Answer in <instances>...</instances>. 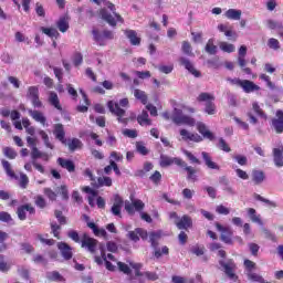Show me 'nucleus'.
I'll return each instance as SVG.
<instances>
[{"label": "nucleus", "mask_w": 283, "mask_h": 283, "mask_svg": "<svg viewBox=\"0 0 283 283\" xmlns=\"http://www.w3.org/2000/svg\"><path fill=\"white\" fill-rule=\"evenodd\" d=\"M57 165H60L62 169H67L70 174H73V171H76V165H74V161L70 159L59 157Z\"/></svg>", "instance_id": "nucleus-19"}, {"label": "nucleus", "mask_w": 283, "mask_h": 283, "mask_svg": "<svg viewBox=\"0 0 283 283\" xmlns=\"http://www.w3.org/2000/svg\"><path fill=\"white\" fill-rule=\"evenodd\" d=\"M197 99L199 101V103H209L216 101V97L209 93H201L199 94Z\"/></svg>", "instance_id": "nucleus-45"}, {"label": "nucleus", "mask_w": 283, "mask_h": 283, "mask_svg": "<svg viewBox=\"0 0 283 283\" xmlns=\"http://www.w3.org/2000/svg\"><path fill=\"white\" fill-rule=\"evenodd\" d=\"M181 50L184 54H187V56H193V51L191 50V44L189 42L185 41Z\"/></svg>", "instance_id": "nucleus-57"}, {"label": "nucleus", "mask_w": 283, "mask_h": 283, "mask_svg": "<svg viewBox=\"0 0 283 283\" xmlns=\"http://www.w3.org/2000/svg\"><path fill=\"white\" fill-rule=\"evenodd\" d=\"M180 136L182 140H191L192 143H202V136H200L198 133H189L187 129L180 130Z\"/></svg>", "instance_id": "nucleus-18"}, {"label": "nucleus", "mask_w": 283, "mask_h": 283, "mask_svg": "<svg viewBox=\"0 0 283 283\" xmlns=\"http://www.w3.org/2000/svg\"><path fill=\"white\" fill-rule=\"evenodd\" d=\"M241 87L245 94H251L252 92H260V86L253 83V81L243 80Z\"/></svg>", "instance_id": "nucleus-20"}, {"label": "nucleus", "mask_w": 283, "mask_h": 283, "mask_svg": "<svg viewBox=\"0 0 283 283\" xmlns=\"http://www.w3.org/2000/svg\"><path fill=\"white\" fill-rule=\"evenodd\" d=\"M181 167V169H184V171H187V180H192L193 182H196V169L191 166L187 165V161H185V166H179Z\"/></svg>", "instance_id": "nucleus-35"}, {"label": "nucleus", "mask_w": 283, "mask_h": 283, "mask_svg": "<svg viewBox=\"0 0 283 283\" xmlns=\"http://www.w3.org/2000/svg\"><path fill=\"white\" fill-rule=\"evenodd\" d=\"M179 65H182L185 70H188L189 73L192 74V76H195V78H200V76H202V73H200V71H197L196 66H193V63L191 62L190 59H187L185 56L179 57Z\"/></svg>", "instance_id": "nucleus-10"}, {"label": "nucleus", "mask_w": 283, "mask_h": 283, "mask_svg": "<svg viewBox=\"0 0 283 283\" xmlns=\"http://www.w3.org/2000/svg\"><path fill=\"white\" fill-rule=\"evenodd\" d=\"M272 127L276 134H283V111H276V118L272 119Z\"/></svg>", "instance_id": "nucleus-16"}, {"label": "nucleus", "mask_w": 283, "mask_h": 283, "mask_svg": "<svg viewBox=\"0 0 283 283\" xmlns=\"http://www.w3.org/2000/svg\"><path fill=\"white\" fill-rule=\"evenodd\" d=\"M207 65L208 67H211L212 70H219L220 67V61L218 60V57L211 59V60H207Z\"/></svg>", "instance_id": "nucleus-62"}, {"label": "nucleus", "mask_w": 283, "mask_h": 283, "mask_svg": "<svg viewBox=\"0 0 283 283\" xmlns=\"http://www.w3.org/2000/svg\"><path fill=\"white\" fill-rule=\"evenodd\" d=\"M216 229L221 233L220 240L221 242H224V244H233V230L229 227H223L220 223H216Z\"/></svg>", "instance_id": "nucleus-7"}, {"label": "nucleus", "mask_w": 283, "mask_h": 283, "mask_svg": "<svg viewBox=\"0 0 283 283\" xmlns=\"http://www.w3.org/2000/svg\"><path fill=\"white\" fill-rule=\"evenodd\" d=\"M124 34L129 40L130 45H140V38L138 36V33L136 31L125 30Z\"/></svg>", "instance_id": "nucleus-23"}, {"label": "nucleus", "mask_w": 283, "mask_h": 283, "mask_svg": "<svg viewBox=\"0 0 283 283\" xmlns=\"http://www.w3.org/2000/svg\"><path fill=\"white\" fill-rule=\"evenodd\" d=\"M266 180V175L262 170H252V181L254 185H262Z\"/></svg>", "instance_id": "nucleus-27"}, {"label": "nucleus", "mask_w": 283, "mask_h": 283, "mask_svg": "<svg viewBox=\"0 0 283 283\" xmlns=\"http://www.w3.org/2000/svg\"><path fill=\"white\" fill-rule=\"evenodd\" d=\"M171 119L175 125H189L190 127H193V125H196V119L182 114V109L180 108L174 109Z\"/></svg>", "instance_id": "nucleus-4"}, {"label": "nucleus", "mask_w": 283, "mask_h": 283, "mask_svg": "<svg viewBox=\"0 0 283 283\" xmlns=\"http://www.w3.org/2000/svg\"><path fill=\"white\" fill-rule=\"evenodd\" d=\"M224 17L231 21H240L242 19V10L229 9L226 11Z\"/></svg>", "instance_id": "nucleus-25"}, {"label": "nucleus", "mask_w": 283, "mask_h": 283, "mask_svg": "<svg viewBox=\"0 0 283 283\" xmlns=\"http://www.w3.org/2000/svg\"><path fill=\"white\" fill-rule=\"evenodd\" d=\"M97 187H112V179L109 177H99L97 179Z\"/></svg>", "instance_id": "nucleus-48"}, {"label": "nucleus", "mask_w": 283, "mask_h": 283, "mask_svg": "<svg viewBox=\"0 0 283 283\" xmlns=\"http://www.w3.org/2000/svg\"><path fill=\"white\" fill-rule=\"evenodd\" d=\"M266 25L270 30H279V35L283 38L282 22L275 20H266Z\"/></svg>", "instance_id": "nucleus-30"}, {"label": "nucleus", "mask_w": 283, "mask_h": 283, "mask_svg": "<svg viewBox=\"0 0 283 283\" xmlns=\"http://www.w3.org/2000/svg\"><path fill=\"white\" fill-rule=\"evenodd\" d=\"M92 34L94 38V41H96V43H101V41H112V39H114V31H109V30H104L102 33L98 32L97 29H93L92 30Z\"/></svg>", "instance_id": "nucleus-11"}, {"label": "nucleus", "mask_w": 283, "mask_h": 283, "mask_svg": "<svg viewBox=\"0 0 283 283\" xmlns=\"http://www.w3.org/2000/svg\"><path fill=\"white\" fill-rule=\"evenodd\" d=\"M134 96L137 101H140L143 105H147V101H149V97H147V93L138 88H135Z\"/></svg>", "instance_id": "nucleus-36"}, {"label": "nucleus", "mask_w": 283, "mask_h": 283, "mask_svg": "<svg viewBox=\"0 0 283 283\" xmlns=\"http://www.w3.org/2000/svg\"><path fill=\"white\" fill-rule=\"evenodd\" d=\"M136 149L138 154H140L142 156H147L149 154V149H147V147L145 146V144H143V142L136 143Z\"/></svg>", "instance_id": "nucleus-51"}, {"label": "nucleus", "mask_w": 283, "mask_h": 283, "mask_svg": "<svg viewBox=\"0 0 283 283\" xmlns=\"http://www.w3.org/2000/svg\"><path fill=\"white\" fill-rule=\"evenodd\" d=\"M259 78H261V81H264L270 90H275V84L271 82V77L269 75L261 74Z\"/></svg>", "instance_id": "nucleus-58"}, {"label": "nucleus", "mask_w": 283, "mask_h": 283, "mask_svg": "<svg viewBox=\"0 0 283 283\" xmlns=\"http://www.w3.org/2000/svg\"><path fill=\"white\" fill-rule=\"evenodd\" d=\"M127 105H129V99L127 98H122L118 103H114L113 101H109L107 103V107L111 112V114H114L115 116H117V120L118 123H123L124 125H127V118L123 117L125 116V109L120 108V107H127Z\"/></svg>", "instance_id": "nucleus-2"}, {"label": "nucleus", "mask_w": 283, "mask_h": 283, "mask_svg": "<svg viewBox=\"0 0 283 283\" xmlns=\"http://www.w3.org/2000/svg\"><path fill=\"white\" fill-rule=\"evenodd\" d=\"M117 266L122 273H125V275H129L132 273V269H129V265L123 263V262H117Z\"/></svg>", "instance_id": "nucleus-63"}, {"label": "nucleus", "mask_w": 283, "mask_h": 283, "mask_svg": "<svg viewBox=\"0 0 283 283\" xmlns=\"http://www.w3.org/2000/svg\"><path fill=\"white\" fill-rule=\"evenodd\" d=\"M252 109H253L254 114H256V116H260V118H266V114H264V111H262V108L260 107V104H258V102H254L252 104Z\"/></svg>", "instance_id": "nucleus-49"}, {"label": "nucleus", "mask_w": 283, "mask_h": 283, "mask_svg": "<svg viewBox=\"0 0 283 283\" xmlns=\"http://www.w3.org/2000/svg\"><path fill=\"white\" fill-rule=\"evenodd\" d=\"M57 249L64 260H72L74 253L72 252V247L65 242H59Z\"/></svg>", "instance_id": "nucleus-15"}, {"label": "nucleus", "mask_w": 283, "mask_h": 283, "mask_svg": "<svg viewBox=\"0 0 283 283\" xmlns=\"http://www.w3.org/2000/svg\"><path fill=\"white\" fill-rule=\"evenodd\" d=\"M66 145L70 151H75L76 149H83V142H81V139L78 138L69 139V143L66 142Z\"/></svg>", "instance_id": "nucleus-31"}, {"label": "nucleus", "mask_w": 283, "mask_h": 283, "mask_svg": "<svg viewBox=\"0 0 283 283\" xmlns=\"http://www.w3.org/2000/svg\"><path fill=\"white\" fill-rule=\"evenodd\" d=\"M67 238L73 240V242H76L77 244H81L82 240L81 237L78 235V232L76 230H71L67 232Z\"/></svg>", "instance_id": "nucleus-56"}, {"label": "nucleus", "mask_w": 283, "mask_h": 283, "mask_svg": "<svg viewBox=\"0 0 283 283\" xmlns=\"http://www.w3.org/2000/svg\"><path fill=\"white\" fill-rule=\"evenodd\" d=\"M31 164L33 165L34 169H36L38 171H40V174H45V168L43 167V165L39 164V158H43V151L39 150L38 147H33L31 149Z\"/></svg>", "instance_id": "nucleus-9"}, {"label": "nucleus", "mask_w": 283, "mask_h": 283, "mask_svg": "<svg viewBox=\"0 0 283 283\" xmlns=\"http://www.w3.org/2000/svg\"><path fill=\"white\" fill-rule=\"evenodd\" d=\"M87 227L92 229L94 235H101L104 240H107V231L105 229H98L94 222H87Z\"/></svg>", "instance_id": "nucleus-28"}, {"label": "nucleus", "mask_w": 283, "mask_h": 283, "mask_svg": "<svg viewBox=\"0 0 283 283\" xmlns=\"http://www.w3.org/2000/svg\"><path fill=\"white\" fill-rule=\"evenodd\" d=\"M255 213H256L255 209H253V208L248 209V216H249L250 220L256 224H260V227H262V224H264V223L262 222V219L260 218V216H258Z\"/></svg>", "instance_id": "nucleus-38"}, {"label": "nucleus", "mask_w": 283, "mask_h": 283, "mask_svg": "<svg viewBox=\"0 0 283 283\" xmlns=\"http://www.w3.org/2000/svg\"><path fill=\"white\" fill-rule=\"evenodd\" d=\"M197 129L199 134H201V136H203V138H207L208 140H213L216 138V136H213V133L207 129V125H205V123L202 122L197 123Z\"/></svg>", "instance_id": "nucleus-21"}, {"label": "nucleus", "mask_w": 283, "mask_h": 283, "mask_svg": "<svg viewBox=\"0 0 283 283\" xmlns=\"http://www.w3.org/2000/svg\"><path fill=\"white\" fill-rule=\"evenodd\" d=\"M48 280H50L51 282H64L65 279L63 277V275H61V273H59L57 271H53V272H49L46 274Z\"/></svg>", "instance_id": "nucleus-39"}, {"label": "nucleus", "mask_w": 283, "mask_h": 283, "mask_svg": "<svg viewBox=\"0 0 283 283\" xmlns=\"http://www.w3.org/2000/svg\"><path fill=\"white\" fill-rule=\"evenodd\" d=\"M218 255L219 258H222L219 260L221 271H223L224 275L228 276V280L238 282V274H235V271H238V264H235V261L233 259H224L227 258V251L224 250H219Z\"/></svg>", "instance_id": "nucleus-1"}, {"label": "nucleus", "mask_w": 283, "mask_h": 283, "mask_svg": "<svg viewBox=\"0 0 283 283\" xmlns=\"http://www.w3.org/2000/svg\"><path fill=\"white\" fill-rule=\"evenodd\" d=\"M81 247L94 255V253H96V249H98V240L91 238L87 233H84Z\"/></svg>", "instance_id": "nucleus-5"}, {"label": "nucleus", "mask_w": 283, "mask_h": 283, "mask_svg": "<svg viewBox=\"0 0 283 283\" xmlns=\"http://www.w3.org/2000/svg\"><path fill=\"white\" fill-rule=\"evenodd\" d=\"M238 63L245 74H252L251 69L247 67V60L244 57H238Z\"/></svg>", "instance_id": "nucleus-55"}, {"label": "nucleus", "mask_w": 283, "mask_h": 283, "mask_svg": "<svg viewBox=\"0 0 283 283\" xmlns=\"http://www.w3.org/2000/svg\"><path fill=\"white\" fill-rule=\"evenodd\" d=\"M233 160H235L238 165H241V167H245V165L249 163V159L244 155H235L233 156Z\"/></svg>", "instance_id": "nucleus-53"}, {"label": "nucleus", "mask_w": 283, "mask_h": 283, "mask_svg": "<svg viewBox=\"0 0 283 283\" xmlns=\"http://www.w3.org/2000/svg\"><path fill=\"white\" fill-rule=\"evenodd\" d=\"M128 264H129V266H132V269L135 270L136 277H143V275H145V273L140 272V269H143L142 263L129 262Z\"/></svg>", "instance_id": "nucleus-47"}, {"label": "nucleus", "mask_w": 283, "mask_h": 283, "mask_svg": "<svg viewBox=\"0 0 283 283\" xmlns=\"http://www.w3.org/2000/svg\"><path fill=\"white\" fill-rule=\"evenodd\" d=\"M205 51L207 54L216 55L218 54V46L213 44V39H210L206 44Z\"/></svg>", "instance_id": "nucleus-40"}, {"label": "nucleus", "mask_w": 283, "mask_h": 283, "mask_svg": "<svg viewBox=\"0 0 283 283\" xmlns=\"http://www.w3.org/2000/svg\"><path fill=\"white\" fill-rule=\"evenodd\" d=\"M160 232H150L149 233V242L151 244L153 249H156L158 247V239L160 238Z\"/></svg>", "instance_id": "nucleus-42"}, {"label": "nucleus", "mask_w": 283, "mask_h": 283, "mask_svg": "<svg viewBox=\"0 0 283 283\" xmlns=\"http://www.w3.org/2000/svg\"><path fill=\"white\" fill-rule=\"evenodd\" d=\"M108 10H111V12H113L114 15H112V13L107 11V9H102L99 11V14L103 21H106V23H108V25H111L112 28H116V21H119V23H123L124 21L123 17L116 13V7L114 6V3H111V2L108 3Z\"/></svg>", "instance_id": "nucleus-3"}, {"label": "nucleus", "mask_w": 283, "mask_h": 283, "mask_svg": "<svg viewBox=\"0 0 283 283\" xmlns=\"http://www.w3.org/2000/svg\"><path fill=\"white\" fill-rule=\"evenodd\" d=\"M184 154H185L186 158H188V160H189L192 165H201L200 159H198L196 156H193V154H191V151H189V150H184Z\"/></svg>", "instance_id": "nucleus-50"}, {"label": "nucleus", "mask_w": 283, "mask_h": 283, "mask_svg": "<svg viewBox=\"0 0 283 283\" xmlns=\"http://www.w3.org/2000/svg\"><path fill=\"white\" fill-rule=\"evenodd\" d=\"M201 156L208 169H216L217 171H220V166L216 164V161L211 160V156H209L207 151H202Z\"/></svg>", "instance_id": "nucleus-26"}, {"label": "nucleus", "mask_w": 283, "mask_h": 283, "mask_svg": "<svg viewBox=\"0 0 283 283\" xmlns=\"http://www.w3.org/2000/svg\"><path fill=\"white\" fill-rule=\"evenodd\" d=\"M1 163L7 176H9V178H14L17 180V178L19 177H17V174H14V170H12V166H10V161L2 159Z\"/></svg>", "instance_id": "nucleus-37"}, {"label": "nucleus", "mask_w": 283, "mask_h": 283, "mask_svg": "<svg viewBox=\"0 0 283 283\" xmlns=\"http://www.w3.org/2000/svg\"><path fill=\"white\" fill-rule=\"evenodd\" d=\"M2 151L6 158H9L10 160H14V158H17V153L10 147H4Z\"/></svg>", "instance_id": "nucleus-52"}, {"label": "nucleus", "mask_w": 283, "mask_h": 283, "mask_svg": "<svg viewBox=\"0 0 283 283\" xmlns=\"http://www.w3.org/2000/svg\"><path fill=\"white\" fill-rule=\"evenodd\" d=\"M27 211L31 216H34V213H36V210L30 203L22 205V206L18 207V210H17V216H18L19 220H22V221L27 220V218H28Z\"/></svg>", "instance_id": "nucleus-12"}, {"label": "nucleus", "mask_w": 283, "mask_h": 283, "mask_svg": "<svg viewBox=\"0 0 283 283\" xmlns=\"http://www.w3.org/2000/svg\"><path fill=\"white\" fill-rule=\"evenodd\" d=\"M247 277L250 282H259V283H264V277H262V275L258 274V273H253V272H248L245 273Z\"/></svg>", "instance_id": "nucleus-43"}, {"label": "nucleus", "mask_w": 283, "mask_h": 283, "mask_svg": "<svg viewBox=\"0 0 283 283\" xmlns=\"http://www.w3.org/2000/svg\"><path fill=\"white\" fill-rule=\"evenodd\" d=\"M27 98L31 101L33 107L41 109L43 102L39 98V86H30L27 91Z\"/></svg>", "instance_id": "nucleus-8"}, {"label": "nucleus", "mask_w": 283, "mask_h": 283, "mask_svg": "<svg viewBox=\"0 0 283 283\" xmlns=\"http://www.w3.org/2000/svg\"><path fill=\"white\" fill-rule=\"evenodd\" d=\"M219 149H221V151H226L229 154V151H231V147H229V144H227V142L224 140V138H219V144H218Z\"/></svg>", "instance_id": "nucleus-61"}, {"label": "nucleus", "mask_w": 283, "mask_h": 283, "mask_svg": "<svg viewBox=\"0 0 283 283\" xmlns=\"http://www.w3.org/2000/svg\"><path fill=\"white\" fill-rule=\"evenodd\" d=\"M0 60L6 65H12L14 63V57L10 53H8V52H3L0 55Z\"/></svg>", "instance_id": "nucleus-44"}, {"label": "nucleus", "mask_w": 283, "mask_h": 283, "mask_svg": "<svg viewBox=\"0 0 283 283\" xmlns=\"http://www.w3.org/2000/svg\"><path fill=\"white\" fill-rule=\"evenodd\" d=\"M216 212L219 213V216H229V213H231V209L224 207L223 205H219L216 208Z\"/></svg>", "instance_id": "nucleus-59"}, {"label": "nucleus", "mask_w": 283, "mask_h": 283, "mask_svg": "<svg viewBox=\"0 0 283 283\" xmlns=\"http://www.w3.org/2000/svg\"><path fill=\"white\" fill-rule=\"evenodd\" d=\"M159 165L163 168L171 167V165H176L177 167H185V160L180 157H169L167 155H160Z\"/></svg>", "instance_id": "nucleus-6"}, {"label": "nucleus", "mask_w": 283, "mask_h": 283, "mask_svg": "<svg viewBox=\"0 0 283 283\" xmlns=\"http://www.w3.org/2000/svg\"><path fill=\"white\" fill-rule=\"evenodd\" d=\"M174 224H176L177 229L182 231V229L185 230L191 229V227H193V221L191 220V217L185 214L178 221L175 220Z\"/></svg>", "instance_id": "nucleus-14"}, {"label": "nucleus", "mask_w": 283, "mask_h": 283, "mask_svg": "<svg viewBox=\"0 0 283 283\" xmlns=\"http://www.w3.org/2000/svg\"><path fill=\"white\" fill-rule=\"evenodd\" d=\"M30 116L35 120L36 123H41V125H45L48 118H45V115L39 111H29Z\"/></svg>", "instance_id": "nucleus-32"}, {"label": "nucleus", "mask_w": 283, "mask_h": 283, "mask_svg": "<svg viewBox=\"0 0 283 283\" xmlns=\"http://www.w3.org/2000/svg\"><path fill=\"white\" fill-rule=\"evenodd\" d=\"M243 264H244V268H245V273H252L253 269H255V262H253L249 259H245Z\"/></svg>", "instance_id": "nucleus-60"}, {"label": "nucleus", "mask_w": 283, "mask_h": 283, "mask_svg": "<svg viewBox=\"0 0 283 283\" xmlns=\"http://www.w3.org/2000/svg\"><path fill=\"white\" fill-rule=\"evenodd\" d=\"M220 50H222V52H227L228 54H231L232 52H235V45L233 44H229L227 42H221L219 44Z\"/></svg>", "instance_id": "nucleus-46"}, {"label": "nucleus", "mask_w": 283, "mask_h": 283, "mask_svg": "<svg viewBox=\"0 0 283 283\" xmlns=\"http://www.w3.org/2000/svg\"><path fill=\"white\" fill-rule=\"evenodd\" d=\"M158 70L161 74H171L174 72V65H159Z\"/></svg>", "instance_id": "nucleus-64"}, {"label": "nucleus", "mask_w": 283, "mask_h": 283, "mask_svg": "<svg viewBox=\"0 0 283 283\" xmlns=\"http://www.w3.org/2000/svg\"><path fill=\"white\" fill-rule=\"evenodd\" d=\"M41 31L43 34H46V36H50L51 39H56L59 36V31L54 28L42 27Z\"/></svg>", "instance_id": "nucleus-41"}, {"label": "nucleus", "mask_w": 283, "mask_h": 283, "mask_svg": "<svg viewBox=\"0 0 283 283\" xmlns=\"http://www.w3.org/2000/svg\"><path fill=\"white\" fill-rule=\"evenodd\" d=\"M206 114L213 116L216 114V104L213 102H207L205 107Z\"/></svg>", "instance_id": "nucleus-54"}, {"label": "nucleus", "mask_w": 283, "mask_h": 283, "mask_svg": "<svg viewBox=\"0 0 283 283\" xmlns=\"http://www.w3.org/2000/svg\"><path fill=\"white\" fill-rule=\"evenodd\" d=\"M120 209H123V198L116 195L115 201L111 208V212L113 213V216H117L118 218H120Z\"/></svg>", "instance_id": "nucleus-22"}, {"label": "nucleus", "mask_w": 283, "mask_h": 283, "mask_svg": "<svg viewBox=\"0 0 283 283\" xmlns=\"http://www.w3.org/2000/svg\"><path fill=\"white\" fill-rule=\"evenodd\" d=\"M219 184L222 186V190L228 193V196H237V191L233 188V186H231V181H229V178H227V176H221L219 177Z\"/></svg>", "instance_id": "nucleus-13"}, {"label": "nucleus", "mask_w": 283, "mask_h": 283, "mask_svg": "<svg viewBox=\"0 0 283 283\" xmlns=\"http://www.w3.org/2000/svg\"><path fill=\"white\" fill-rule=\"evenodd\" d=\"M137 123L142 127L151 126V119L149 118V113L147 111H142V113L137 116Z\"/></svg>", "instance_id": "nucleus-24"}, {"label": "nucleus", "mask_w": 283, "mask_h": 283, "mask_svg": "<svg viewBox=\"0 0 283 283\" xmlns=\"http://www.w3.org/2000/svg\"><path fill=\"white\" fill-rule=\"evenodd\" d=\"M53 134L62 145H67V139H65V128L63 127V124H55Z\"/></svg>", "instance_id": "nucleus-17"}, {"label": "nucleus", "mask_w": 283, "mask_h": 283, "mask_svg": "<svg viewBox=\"0 0 283 283\" xmlns=\"http://www.w3.org/2000/svg\"><path fill=\"white\" fill-rule=\"evenodd\" d=\"M273 160H274L275 167H283V155L280 148L273 149Z\"/></svg>", "instance_id": "nucleus-34"}, {"label": "nucleus", "mask_w": 283, "mask_h": 283, "mask_svg": "<svg viewBox=\"0 0 283 283\" xmlns=\"http://www.w3.org/2000/svg\"><path fill=\"white\" fill-rule=\"evenodd\" d=\"M49 103H51L55 109H59V112H63V107L61 106V102L59 101V95L56 93H50Z\"/></svg>", "instance_id": "nucleus-33"}, {"label": "nucleus", "mask_w": 283, "mask_h": 283, "mask_svg": "<svg viewBox=\"0 0 283 283\" xmlns=\"http://www.w3.org/2000/svg\"><path fill=\"white\" fill-rule=\"evenodd\" d=\"M56 27L60 32H67L70 30V19L67 17H61L56 22Z\"/></svg>", "instance_id": "nucleus-29"}]
</instances>
